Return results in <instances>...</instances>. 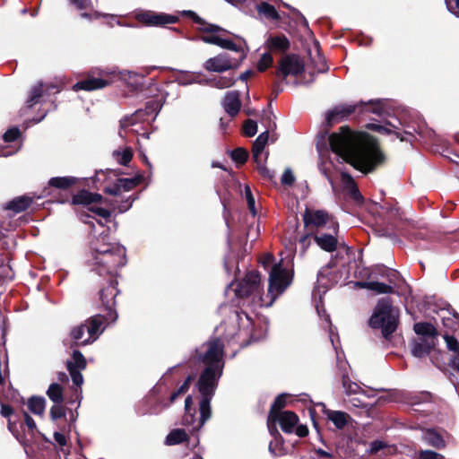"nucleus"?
Returning a JSON list of instances; mask_svg holds the SVG:
<instances>
[{"label": "nucleus", "instance_id": "nucleus-1", "mask_svg": "<svg viewBox=\"0 0 459 459\" xmlns=\"http://www.w3.org/2000/svg\"><path fill=\"white\" fill-rule=\"evenodd\" d=\"M328 141L333 153L364 174L375 171L385 162L386 157L374 136L356 133L348 126H342L338 132L331 134Z\"/></svg>", "mask_w": 459, "mask_h": 459}, {"label": "nucleus", "instance_id": "nucleus-2", "mask_svg": "<svg viewBox=\"0 0 459 459\" xmlns=\"http://www.w3.org/2000/svg\"><path fill=\"white\" fill-rule=\"evenodd\" d=\"M203 347H206V351L203 353L196 349L195 355L187 362L191 366L197 360L205 366L196 383L197 390L201 394L200 418L198 425L193 427L194 429H199L211 418V401L215 394L224 368V343L220 338L209 339Z\"/></svg>", "mask_w": 459, "mask_h": 459}, {"label": "nucleus", "instance_id": "nucleus-3", "mask_svg": "<svg viewBox=\"0 0 459 459\" xmlns=\"http://www.w3.org/2000/svg\"><path fill=\"white\" fill-rule=\"evenodd\" d=\"M399 324V310L393 306L392 299H380L368 320V325L373 329L380 330L385 341L391 342Z\"/></svg>", "mask_w": 459, "mask_h": 459}, {"label": "nucleus", "instance_id": "nucleus-4", "mask_svg": "<svg viewBox=\"0 0 459 459\" xmlns=\"http://www.w3.org/2000/svg\"><path fill=\"white\" fill-rule=\"evenodd\" d=\"M355 112L359 114L373 113L380 116L383 113V104L380 100H369L368 102L360 101L352 105H337L326 113V130L328 131L333 125L347 119Z\"/></svg>", "mask_w": 459, "mask_h": 459}, {"label": "nucleus", "instance_id": "nucleus-5", "mask_svg": "<svg viewBox=\"0 0 459 459\" xmlns=\"http://www.w3.org/2000/svg\"><path fill=\"white\" fill-rule=\"evenodd\" d=\"M97 272L100 276H115L117 278V270L124 266L126 263V250L121 247H113V250H100V255H94Z\"/></svg>", "mask_w": 459, "mask_h": 459}, {"label": "nucleus", "instance_id": "nucleus-6", "mask_svg": "<svg viewBox=\"0 0 459 459\" xmlns=\"http://www.w3.org/2000/svg\"><path fill=\"white\" fill-rule=\"evenodd\" d=\"M117 285V279L115 276H110L106 279V283L100 288L98 292L100 306L106 312V318L109 321H116L117 318L116 310V297L119 293Z\"/></svg>", "mask_w": 459, "mask_h": 459}, {"label": "nucleus", "instance_id": "nucleus-7", "mask_svg": "<svg viewBox=\"0 0 459 459\" xmlns=\"http://www.w3.org/2000/svg\"><path fill=\"white\" fill-rule=\"evenodd\" d=\"M163 106V102L160 100H150L145 103L143 109H138L131 116H126L120 120L119 135L126 137L124 132L128 126L136 124L140 120H144L146 116L152 114L157 115Z\"/></svg>", "mask_w": 459, "mask_h": 459}, {"label": "nucleus", "instance_id": "nucleus-8", "mask_svg": "<svg viewBox=\"0 0 459 459\" xmlns=\"http://www.w3.org/2000/svg\"><path fill=\"white\" fill-rule=\"evenodd\" d=\"M305 70L303 60L297 54H288L279 61V65L274 72L276 77L283 82L289 75L299 76Z\"/></svg>", "mask_w": 459, "mask_h": 459}, {"label": "nucleus", "instance_id": "nucleus-9", "mask_svg": "<svg viewBox=\"0 0 459 459\" xmlns=\"http://www.w3.org/2000/svg\"><path fill=\"white\" fill-rule=\"evenodd\" d=\"M292 281V274L282 267V261L273 265L269 275V292L281 294Z\"/></svg>", "mask_w": 459, "mask_h": 459}, {"label": "nucleus", "instance_id": "nucleus-10", "mask_svg": "<svg viewBox=\"0 0 459 459\" xmlns=\"http://www.w3.org/2000/svg\"><path fill=\"white\" fill-rule=\"evenodd\" d=\"M103 71H91L88 76L84 79L78 81L73 85L74 91H91L103 89L111 84L110 79L105 78Z\"/></svg>", "mask_w": 459, "mask_h": 459}, {"label": "nucleus", "instance_id": "nucleus-11", "mask_svg": "<svg viewBox=\"0 0 459 459\" xmlns=\"http://www.w3.org/2000/svg\"><path fill=\"white\" fill-rule=\"evenodd\" d=\"M261 289V277L257 271L248 272L244 279L236 287L235 293L238 298H247L253 294H259Z\"/></svg>", "mask_w": 459, "mask_h": 459}, {"label": "nucleus", "instance_id": "nucleus-12", "mask_svg": "<svg viewBox=\"0 0 459 459\" xmlns=\"http://www.w3.org/2000/svg\"><path fill=\"white\" fill-rule=\"evenodd\" d=\"M137 20L147 26H163L173 24L178 22V17L163 13H155L152 11L143 12L136 16Z\"/></svg>", "mask_w": 459, "mask_h": 459}, {"label": "nucleus", "instance_id": "nucleus-13", "mask_svg": "<svg viewBox=\"0 0 459 459\" xmlns=\"http://www.w3.org/2000/svg\"><path fill=\"white\" fill-rule=\"evenodd\" d=\"M227 31L228 32L204 34L201 36V39L204 43L216 45L224 49H229L235 52H241V56L238 61L240 63L242 60L246 58V54H244L243 49L240 46L237 45L230 39L221 38V35L232 34L229 30Z\"/></svg>", "mask_w": 459, "mask_h": 459}, {"label": "nucleus", "instance_id": "nucleus-14", "mask_svg": "<svg viewBox=\"0 0 459 459\" xmlns=\"http://www.w3.org/2000/svg\"><path fill=\"white\" fill-rule=\"evenodd\" d=\"M238 65L239 62H233L228 54L223 53L207 59L204 67L210 72L222 73L230 69H236Z\"/></svg>", "mask_w": 459, "mask_h": 459}, {"label": "nucleus", "instance_id": "nucleus-15", "mask_svg": "<svg viewBox=\"0 0 459 459\" xmlns=\"http://www.w3.org/2000/svg\"><path fill=\"white\" fill-rule=\"evenodd\" d=\"M143 181V175H136L134 178H117L111 186L104 188V193L110 195H119L123 191L127 192L133 190Z\"/></svg>", "mask_w": 459, "mask_h": 459}, {"label": "nucleus", "instance_id": "nucleus-16", "mask_svg": "<svg viewBox=\"0 0 459 459\" xmlns=\"http://www.w3.org/2000/svg\"><path fill=\"white\" fill-rule=\"evenodd\" d=\"M330 220L329 213L325 210H311L306 208L303 213V222L305 228L312 230L325 226Z\"/></svg>", "mask_w": 459, "mask_h": 459}, {"label": "nucleus", "instance_id": "nucleus-17", "mask_svg": "<svg viewBox=\"0 0 459 459\" xmlns=\"http://www.w3.org/2000/svg\"><path fill=\"white\" fill-rule=\"evenodd\" d=\"M113 321H109L106 318L105 315L97 314L95 316H91L89 319L85 321L84 324H87L86 329L88 337L85 338L82 343H92L95 342L99 335L102 333L104 328L102 325L105 323H112Z\"/></svg>", "mask_w": 459, "mask_h": 459}, {"label": "nucleus", "instance_id": "nucleus-18", "mask_svg": "<svg viewBox=\"0 0 459 459\" xmlns=\"http://www.w3.org/2000/svg\"><path fill=\"white\" fill-rule=\"evenodd\" d=\"M107 200L98 193H92L86 189H82L76 194L73 195L71 204L82 205L85 208L92 204H103Z\"/></svg>", "mask_w": 459, "mask_h": 459}, {"label": "nucleus", "instance_id": "nucleus-19", "mask_svg": "<svg viewBox=\"0 0 459 459\" xmlns=\"http://www.w3.org/2000/svg\"><path fill=\"white\" fill-rule=\"evenodd\" d=\"M80 180V178L72 176L53 177L48 180V186L44 188L43 194L45 195H51L53 188L63 191L68 190L78 185Z\"/></svg>", "mask_w": 459, "mask_h": 459}, {"label": "nucleus", "instance_id": "nucleus-20", "mask_svg": "<svg viewBox=\"0 0 459 459\" xmlns=\"http://www.w3.org/2000/svg\"><path fill=\"white\" fill-rule=\"evenodd\" d=\"M183 16L190 18L195 23L201 25L198 31L203 35L209 33L228 32L226 29L212 23L207 22L204 19L200 17L195 12L191 10L183 11Z\"/></svg>", "mask_w": 459, "mask_h": 459}, {"label": "nucleus", "instance_id": "nucleus-21", "mask_svg": "<svg viewBox=\"0 0 459 459\" xmlns=\"http://www.w3.org/2000/svg\"><path fill=\"white\" fill-rule=\"evenodd\" d=\"M299 419V416L291 411H283L281 415L273 418L268 421L273 423L278 422L281 430L286 434H290L294 431Z\"/></svg>", "mask_w": 459, "mask_h": 459}, {"label": "nucleus", "instance_id": "nucleus-22", "mask_svg": "<svg viewBox=\"0 0 459 459\" xmlns=\"http://www.w3.org/2000/svg\"><path fill=\"white\" fill-rule=\"evenodd\" d=\"M222 106L230 117H235L239 113L242 106L240 92L238 91H228L224 96Z\"/></svg>", "mask_w": 459, "mask_h": 459}, {"label": "nucleus", "instance_id": "nucleus-23", "mask_svg": "<svg viewBox=\"0 0 459 459\" xmlns=\"http://www.w3.org/2000/svg\"><path fill=\"white\" fill-rule=\"evenodd\" d=\"M323 413L326 419L331 421L336 429L342 430L352 420L351 416L342 411H333L330 409H324Z\"/></svg>", "mask_w": 459, "mask_h": 459}, {"label": "nucleus", "instance_id": "nucleus-24", "mask_svg": "<svg viewBox=\"0 0 459 459\" xmlns=\"http://www.w3.org/2000/svg\"><path fill=\"white\" fill-rule=\"evenodd\" d=\"M265 45L269 51L273 53H286L290 48L289 39L282 33L270 35Z\"/></svg>", "mask_w": 459, "mask_h": 459}, {"label": "nucleus", "instance_id": "nucleus-25", "mask_svg": "<svg viewBox=\"0 0 459 459\" xmlns=\"http://www.w3.org/2000/svg\"><path fill=\"white\" fill-rule=\"evenodd\" d=\"M313 238L317 246L325 252H333L338 247V239L332 234L316 232Z\"/></svg>", "mask_w": 459, "mask_h": 459}, {"label": "nucleus", "instance_id": "nucleus-26", "mask_svg": "<svg viewBox=\"0 0 459 459\" xmlns=\"http://www.w3.org/2000/svg\"><path fill=\"white\" fill-rule=\"evenodd\" d=\"M32 203L33 199L30 196H17L6 204L5 209L19 213L29 209Z\"/></svg>", "mask_w": 459, "mask_h": 459}, {"label": "nucleus", "instance_id": "nucleus-27", "mask_svg": "<svg viewBox=\"0 0 459 459\" xmlns=\"http://www.w3.org/2000/svg\"><path fill=\"white\" fill-rule=\"evenodd\" d=\"M423 439L428 445L436 449H444L446 446L444 437L434 429H427Z\"/></svg>", "mask_w": 459, "mask_h": 459}, {"label": "nucleus", "instance_id": "nucleus-28", "mask_svg": "<svg viewBox=\"0 0 459 459\" xmlns=\"http://www.w3.org/2000/svg\"><path fill=\"white\" fill-rule=\"evenodd\" d=\"M434 348V340H432L431 342H427L425 339L420 340V342L414 341L411 344V354L414 357L420 359L429 355Z\"/></svg>", "mask_w": 459, "mask_h": 459}, {"label": "nucleus", "instance_id": "nucleus-29", "mask_svg": "<svg viewBox=\"0 0 459 459\" xmlns=\"http://www.w3.org/2000/svg\"><path fill=\"white\" fill-rule=\"evenodd\" d=\"M87 324H81L79 325L74 326L69 333V336L72 340V343L70 344V348L79 347V346H85L89 343H82L85 340L84 334L85 332H87L86 329Z\"/></svg>", "mask_w": 459, "mask_h": 459}, {"label": "nucleus", "instance_id": "nucleus-30", "mask_svg": "<svg viewBox=\"0 0 459 459\" xmlns=\"http://www.w3.org/2000/svg\"><path fill=\"white\" fill-rule=\"evenodd\" d=\"M269 132L268 130L260 134L252 145L253 160L258 161L261 159V155L264 152L265 145L268 143Z\"/></svg>", "mask_w": 459, "mask_h": 459}, {"label": "nucleus", "instance_id": "nucleus-31", "mask_svg": "<svg viewBox=\"0 0 459 459\" xmlns=\"http://www.w3.org/2000/svg\"><path fill=\"white\" fill-rule=\"evenodd\" d=\"M288 398L289 394H281L276 396V398L274 399L273 403L271 405L268 414V420L281 415V413L283 411L281 410L287 406Z\"/></svg>", "mask_w": 459, "mask_h": 459}, {"label": "nucleus", "instance_id": "nucleus-32", "mask_svg": "<svg viewBox=\"0 0 459 459\" xmlns=\"http://www.w3.org/2000/svg\"><path fill=\"white\" fill-rule=\"evenodd\" d=\"M413 330L417 335L431 337L432 339H435L438 335L436 327L429 322L415 323L413 325Z\"/></svg>", "mask_w": 459, "mask_h": 459}, {"label": "nucleus", "instance_id": "nucleus-33", "mask_svg": "<svg viewBox=\"0 0 459 459\" xmlns=\"http://www.w3.org/2000/svg\"><path fill=\"white\" fill-rule=\"evenodd\" d=\"M362 288L373 290L378 294L394 293V289L391 285L379 281H362L359 283Z\"/></svg>", "mask_w": 459, "mask_h": 459}, {"label": "nucleus", "instance_id": "nucleus-34", "mask_svg": "<svg viewBox=\"0 0 459 459\" xmlns=\"http://www.w3.org/2000/svg\"><path fill=\"white\" fill-rule=\"evenodd\" d=\"M29 411L35 415H43L46 408V399L43 396L33 395L28 399Z\"/></svg>", "mask_w": 459, "mask_h": 459}, {"label": "nucleus", "instance_id": "nucleus-35", "mask_svg": "<svg viewBox=\"0 0 459 459\" xmlns=\"http://www.w3.org/2000/svg\"><path fill=\"white\" fill-rule=\"evenodd\" d=\"M43 95L44 83L39 82L38 84L31 87L26 100V108H31L34 105L38 104Z\"/></svg>", "mask_w": 459, "mask_h": 459}, {"label": "nucleus", "instance_id": "nucleus-36", "mask_svg": "<svg viewBox=\"0 0 459 459\" xmlns=\"http://www.w3.org/2000/svg\"><path fill=\"white\" fill-rule=\"evenodd\" d=\"M256 10L259 15L272 21H279L281 19L275 7L267 2H262L256 5Z\"/></svg>", "mask_w": 459, "mask_h": 459}, {"label": "nucleus", "instance_id": "nucleus-37", "mask_svg": "<svg viewBox=\"0 0 459 459\" xmlns=\"http://www.w3.org/2000/svg\"><path fill=\"white\" fill-rule=\"evenodd\" d=\"M188 440V435L182 429L171 430L166 437L165 443L168 446L178 445Z\"/></svg>", "mask_w": 459, "mask_h": 459}, {"label": "nucleus", "instance_id": "nucleus-38", "mask_svg": "<svg viewBox=\"0 0 459 459\" xmlns=\"http://www.w3.org/2000/svg\"><path fill=\"white\" fill-rule=\"evenodd\" d=\"M366 128L374 132H377L381 134H394L397 138H399L402 142L405 141L403 134L401 132L392 130L388 126L385 125H380L377 123H368L366 125Z\"/></svg>", "mask_w": 459, "mask_h": 459}, {"label": "nucleus", "instance_id": "nucleus-39", "mask_svg": "<svg viewBox=\"0 0 459 459\" xmlns=\"http://www.w3.org/2000/svg\"><path fill=\"white\" fill-rule=\"evenodd\" d=\"M47 395L56 404H62L64 402L63 387L57 383H53L48 386Z\"/></svg>", "mask_w": 459, "mask_h": 459}, {"label": "nucleus", "instance_id": "nucleus-40", "mask_svg": "<svg viewBox=\"0 0 459 459\" xmlns=\"http://www.w3.org/2000/svg\"><path fill=\"white\" fill-rule=\"evenodd\" d=\"M70 365H72V368H78V369H85L87 367L86 359L82 355V353L78 351L74 350L72 353V360L66 361V368H68Z\"/></svg>", "mask_w": 459, "mask_h": 459}, {"label": "nucleus", "instance_id": "nucleus-41", "mask_svg": "<svg viewBox=\"0 0 459 459\" xmlns=\"http://www.w3.org/2000/svg\"><path fill=\"white\" fill-rule=\"evenodd\" d=\"M342 385L346 394H356L360 393L361 387L355 382H352L347 374H343L342 377Z\"/></svg>", "mask_w": 459, "mask_h": 459}, {"label": "nucleus", "instance_id": "nucleus-42", "mask_svg": "<svg viewBox=\"0 0 459 459\" xmlns=\"http://www.w3.org/2000/svg\"><path fill=\"white\" fill-rule=\"evenodd\" d=\"M248 156V152L243 147L235 148L230 152V158L238 167L244 165L247 161Z\"/></svg>", "mask_w": 459, "mask_h": 459}, {"label": "nucleus", "instance_id": "nucleus-43", "mask_svg": "<svg viewBox=\"0 0 459 459\" xmlns=\"http://www.w3.org/2000/svg\"><path fill=\"white\" fill-rule=\"evenodd\" d=\"M343 179L347 178L346 182L348 185L351 186V196L356 201V202H361L363 201V196L361 195L354 179L349 175V174H343L342 175Z\"/></svg>", "mask_w": 459, "mask_h": 459}, {"label": "nucleus", "instance_id": "nucleus-44", "mask_svg": "<svg viewBox=\"0 0 459 459\" xmlns=\"http://www.w3.org/2000/svg\"><path fill=\"white\" fill-rule=\"evenodd\" d=\"M9 243L4 236H0V267L6 260H10Z\"/></svg>", "mask_w": 459, "mask_h": 459}, {"label": "nucleus", "instance_id": "nucleus-45", "mask_svg": "<svg viewBox=\"0 0 459 459\" xmlns=\"http://www.w3.org/2000/svg\"><path fill=\"white\" fill-rule=\"evenodd\" d=\"M235 79L230 76H219L214 78L211 84L218 89H225L232 86L235 83Z\"/></svg>", "mask_w": 459, "mask_h": 459}, {"label": "nucleus", "instance_id": "nucleus-46", "mask_svg": "<svg viewBox=\"0 0 459 459\" xmlns=\"http://www.w3.org/2000/svg\"><path fill=\"white\" fill-rule=\"evenodd\" d=\"M133 151L131 148H126L122 152H114V156L117 157V160L120 165L127 166L133 159Z\"/></svg>", "mask_w": 459, "mask_h": 459}, {"label": "nucleus", "instance_id": "nucleus-47", "mask_svg": "<svg viewBox=\"0 0 459 459\" xmlns=\"http://www.w3.org/2000/svg\"><path fill=\"white\" fill-rule=\"evenodd\" d=\"M256 164V169L259 175L265 180L269 182H273L275 178L274 171L269 169L267 167L264 166L261 162V159L258 161H254Z\"/></svg>", "mask_w": 459, "mask_h": 459}, {"label": "nucleus", "instance_id": "nucleus-48", "mask_svg": "<svg viewBox=\"0 0 459 459\" xmlns=\"http://www.w3.org/2000/svg\"><path fill=\"white\" fill-rule=\"evenodd\" d=\"M100 204H92L91 206H88L86 209L94 213L95 215L105 219L106 221H109L111 217V212L104 207L100 206Z\"/></svg>", "mask_w": 459, "mask_h": 459}, {"label": "nucleus", "instance_id": "nucleus-49", "mask_svg": "<svg viewBox=\"0 0 459 459\" xmlns=\"http://www.w3.org/2000/svg\"><path fill=\"white\" fill-rule=\"evenodd\" d=\"M4 397L8 402L18 403L22 402L23 398L20 395L19 392L14 389L11 383H9L8 388L4 394Z\"/></svg>", "mask_w": 459, "mask_h": 459}, {"label": "nucleus", "instance_id": "nucleus-50", "mask_svg": "<svg viewBox=\"0 0 459 459\" xmlns=\"http://www.w3.org/2000/svg\"><path fill=\"white\" fill-rule=\"evenodd\" d=\"M243 134L247 137H253L257 133V124L255 120L247 119L243 124Z\"/></svg>", "mask_w": 459, "mask_h": 459}, {"label": "nucleus", "instance_id": "nucleus-51", "mask_svg": "<svg viewBox=\"0 0 459 459\" xmlns=\"http://www.w3.org/2000/svg\"><path fill=\"white\" fill-rule=\"evenodd\" d=\"M273 62V58L271 53H264L257 64V70L259 72H264L267 68H269Z\"/></svg>", "mask_w": 459, "mask_h": 459}, {"label": "nucleus", "instance_id": "nucleus-52", "mask_svg": "<svg viewBox=\"0 0 459 459\" xmlns=\"http://www.w3.org/2000/svg\"><path fill=\"white\" fill-rule=\"evenodd\" d=\"M443 338L449 351L453 353L459 352V341L454 335L446 333Z\"/></svg>", "mask_w": 459, "mask_h": 459}, {"label": "nucleus", "instance_id": "nucleus-53", "mask_svg": "<svg viewBox=\"0 0 459 459\" xmlns=\"http://www.w3.org/2000/svg\"><path fill=\"white\" fill-rule=\"evenodd\" d=\"M66 409L63 407L61 404H54L50 408V418L52 420H56L62 418H65Z\"/></svg>", "mask_w": 459, "mask_h": 459}, {"label": "nucleus", "instance_id": "nucleus-54", "mask_svg": "<svg viewBox=\"0 0 459 459\" xmlns=\"http://www.w3.org/2000/svg\"><path fill=\"white\" fill-rule=\"evenodd\" d=\"M268 429H269L270 434L273 437L275 441L277 443H279V450L280 451L282 450L283 446H284V439H283L282 436L281 435V433L278 431V429L275 426V423L268 421Z\"/></svg>", "mask_w": 459, "mask_h": 459}, {"label": "nucleus", "instance_id": "nucleus-55", "mask_svg": "<svg viewBox=\"0 0 459 459\" xmlns=\"http://www.w3.org/2000/svg\"><path fill=\"white\" fill-rule=\"evenodd\" d=\"M67 370H68V372H69V374L71 376L73 383L76 386H80L83 383V377H82V375L81 373L82 369L74 368H72V365H70L67 368Z\"/></svg>", "mask_w": 459, "mask_h": 459}, {"label": "nucleus", "instance_id": "nucleus-56", "mask_svg": "<svg viewBox=\"0 0 459 459\" xmlns=\"http://www.w3.org/2000/svg\"><path fill=\"white\" fill-rule=\"evenodd\" d=\"M245 196L247 203V207L249 212L252 213L253 216L256 215V210H255V197L251 192V189L249 186H246L245 188Z\"/></svg>", "mask_w": 459, "mask_h": 459}, {"label": "nucleus", "instance_id": "nucleus-57", "mask_svg": "<svg viewBox=\"0 0 459 459\" xmlns=\"http://www.w3.org/2000/svg\"><path fill=\"white\" fill-rule=\"evenodd\" d=\"M70 4L74 5L77 10H93L91 0H69Z\"/></svg>", "mask_w": 459, "mask_h": 459}, {"label": "nucleus", "instance_id": "nucleus-58", "mask_svg": "<svg viewBox=\"0 0 459 459\" xmlns=\"http://www.w3.org/2000/svg\"><path fill=\"white\" fill-rule=\"evenodd\" d=\"M20 135V130L17 127H12L4 134L3 139L5 143H13L16 141Z\"/></svg>", "mask_w": 459, "mask_h": 459}, {"label": "nucleus", "instance_id": "nucleus-59", "mask_svg": "<svg viewBox=\"0 0 459 459\" xmlns=\"http://www.w3.org/2000/svg\"><path fill=\"white\" fill-rule=\"evenodd\" d=\"M382 209L385 210V212L391 219H401L400 209L391 204H385Z\"/></svg>", "mask_w": 459, "mask_h": 459}, {"label": "nucleus", "instance_id": "nucleus-60", "mask_svg": "<svg viewBox=\"0 0 459 459\" xmlns=\"http://www.w3.org/2000/svg\"><path fill=\"white\" fill-rule=\"evenodd\" d=\"M281 184L284 186H292L295 182V177L290 169H286L281 178Z\"/></svg>", "mask_w": 459, "mask_h": 459}, {"label": "nucleus", "instance_id": "nucleus-61", "mask_svg": "<svg viewBox=\"0 0 459 459\" xmlns=\"http://www.w3.org/2000/svg\"><path fill=\"white\" fill-rule=\"evenodd\" d=\"M195 423V410L194 411H185V415L182 419V424L186 427L194 426Z\"/></svg>", "mask_w": 459, "mask_h": 459}, {"label": "nucleus", "instance_id": "nucleus-62", "mask_svg": "<svg viewBox=\"0 0 459 459\" xmlns=\"http://www.w3.org/2000/svg\"><path fill=\"white\" fill-rule=\"evenodd\" d=\"M179 88V84H177L173 82H167L165 84V88L160 90L162 92V99L165 100L166 98H169L170 95V91H178Z\"/></svg>", "mask_w": 459, "mask_h": 459}, {"label": "nucleus", "instance_id": "nucleus-63", "mask_svg": "<svg viewBox=\"0 0 459 459\" xmlns=\"http://www.w3.org/2000/svg\"><path fill=\"white\" fill-rule=\"evenodd\" d=\"M405 236L411 240H418L423 239L425 238V233L417 229L411 228L407 230Z\"/></svg>", "mask_w": 459, "mask_h": 459}, {"label": "nucleus", "instance_id": "nucleus-64", "mask_svg": "<svg viewBox=\"0 0 459 459\" xmlns=\"http://www.w3.org/2000/svg\"><path fill=\"white\" fill-rule=\"evenodd\" d=\"M446 7L450 13L459 16V0H445Z\"/></svg>", "mask_w": 459, "mask_h": 459}]
</instances>
